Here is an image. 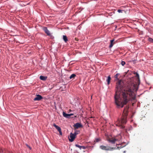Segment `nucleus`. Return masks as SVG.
Instances as JSON below:
<instances>
[{
    "label": "nucleus",
    "instance_id": "1",
    "mask_svg": "<svg viewBox=\"0 0 153 153\" xmlns=\"http://www.w3.org/2000/svg\"><path fill=\"white\" fill-rule=\"evenodd\" d=\"M138 85L134 83L128 85L125 89L123 87V83L119 80L117 83V90L114 96V101L117 108H123L130 100V97L133 100L135 99L134 91H136Z\"/></svg>",
    "mask_w": 153,
    "mask_h": 153
},
{
    "label": "nucleus",
    "instance_id": "2",
    "mask_svg": "<svg viewBox=\"0 0 153 153\" xmlns=\"http://www.w3.org/2000/svg\"><path fill=\"white\" fill-rule=\"evenodd\" d=\"M128 108V106H126L124 108L121 119L119 120L117 122L116 125L120 127L121 128H124L125 127L123 125L126 124L127 121Z\"/></svg>",
    "mask_w": 153,
    "mask_h": 153
},
{
    "label": "nucleus",
    "instance_id": "3",
    "mask_svg": "<svg viewBox=\"0 0 153 153\" xmlns=\"http://www.w3.org/2000/svg\"><path fill=\"white\" fill-rule=\"evenodd\" d=\"M116 146L112 147L110 146H105L103 145H102L100 146V148L102 150L105 151H112L116 149Z\"/></svg>",
    "mask_w": 153,
    "mask_h": 153
},
{
    "label": "nucleus",
    "instance_id": "4",
    "mask_svg": "<svg viewBox=\"0 0 153 153\" xmlns=\"http://www.w3.org/2000/svg\"><path fill=\"white\" fill-rule=\"evenodd\" d=\"M107 140L110 143L112 144H114L115 142L117 140V139L113 138H108L107 139Z\"/></svg>",
    "mask_w": 153,
    "mask_h": 153
},
{
    "label": "nucleus",
    "instance_id": "5",
    "mask_svg": "<svg viewBox=\"0 0 153 153\" xmlns=\"http://www.w3.org/2000/svg\"><path fill=\"white\" fill-rule=\"evenodd\" d=\"M43 99L42 97L39 94H36V97L33 99V100L35 101H39Z\"/></svg>",
    "mask_w": 153,
    "mask_h": 153
},
{
    "label": "nucleus",
    "instance_id": "6",
    "mask_svg": "<svg viewBox=\"0 0 153 153\" xmlns=\"http://www.w3.org/2000/svg\"><path fill=\"white\" fill-rule=\"evenodd\" d=\"M62 114L63 116L67 118H70V117L71 116L73 115L74 114H68L66 113L65 112H63L62 113Z\"/></svg>",
    "mask_w": 153,
    "mask_h": 153
},
{
    "label": "nucleus",
    "instance_id": "7",
    "mask_svg": "<svg viewBox=\"0 0 153 153\" xmlns=\"http://www.w3.org/2000/svg\"><path fill=\"white\" fill-rule=\"evenodd\" d=\"M53 126L57 129V130L59 132L60 134V135H62V133L61 131V128L58 126L56 125L55 123L53 124Z\"/></svg>",
    "mask_w": 153,
    "mask_h": 153
},
{
    "label": "nucleus",
    "instance_id": "8",
    "mask_svg": "<svg viewBox=\"0 0 153 153\" xmlns=\"http://www.w3.org/2000/svg\"><path fill=\"white\" fill-rule=\"evenodd\" d=\"M76 137V136L72 133H71L70 135V138H69V140L72 142L73 141Z\"/></svg>",
    "mask_w": 153,
    "mask_h": 153
},
{
    "label": "nucleus",
    "instance_id": "9",
    "mask_svg": "<svg viewBox=\"0 0 153 153\" xmlns=\"http://www.w3.org/2000/svg\"><path fill=\"white\" fill-rule=\"evenodd\" d=\"M74 126L75 128L78 129L79 128L82 127V126L81 123H77L75 124Z\"/></svg>",
    "mask_w": 153,
    "mask_h": 153
},
{
    "label": "nucleus",
    "instance_id": "10",
    "mask_svg": "<svg viewBox=\"0 0 153 153\" xmlns=\"http://www.w3.org/2000/svg\"><path fill=\"white\" fill-rule=\"evenodd\" d=\"M43 30L47 34L48 36H50L51 35V33L49 30L47 29L46 27H44L43 29Z\"/></svg>",
    "mask_w": 153,
    "mask_h": 153
},
{
    "label": "nucleus",
    "instance_id": "11",
    "mask_svg": "<svg viewBox=\"0 0 153 153\" xmlns=\"http://www.w3.org/2000/svg\"><path fill=\"white\" fill-rule=\"evenodd\" d=\"M75 146L76 147L79 148L80 149H86V147L85 146H80L78 144H76Z\"/></svg>",
    "mask_w": 153,
    "mask_h": 153
},
{
    "label": "nucleus",
    "instance_id": "12",
    "mask_svg": "<svg viewBox=\"0 0 153 153\" xmlns=\"http://www.w3.org/2000/svg\"><path fill=\"white\" fill-rule=\"evenodd\" d=\"M47 77L46 76H40V79L41 80H45L47 79Z\"/></svg>",
    "mask_w": 153,
    "mask_h": 153
},
{
    "label": "nucleus",
    "instance_id": "13",
    "mask_svg": "<svg viewBox=\"0 0 153 153\" xmlns=\"http://www.w3.org/2000/svg\"><path fill=\"white\" fill-rule=\"evenodd\" d=\"M114 41V39H113L112 40H111L110 41V45H109V47L110 48H111L113 46L114 43H113V42Z\"/></svg>",
    "mask_w": 153,
    "mask_h": 153
},
{
    "label": "nucleus",
    "instance_id": "14",
    "mask_svg": "<svg viewBox=\"0 0 153 153\" xmlns=\"http://www.w3.org/2000/svg\"><path fill=\"white\" fill-rule=\"evenodd\" d=\"M63 40H64L65 42L66 43L68 41V39L67 37L66 36L63 35Z\"/></svg>",
    "mask_w": 153,
    "mask_h": 153
},
{
    "label": "nucleus",
    "instance_id": "15",
    "mask_svg": "<svg viewBox=\"0 0 153 153\" xmlns=\"http://www.w3.org/2000/svg\"><path fill=\"white\" fill-rule=\"evenodd\" d=\"M111 80V78L110 76H108V78L106 80L108 85H109L110 84V82Z\"/></svg>",
    "mask_w": 153,
    "mask_h": 153
},
{
    "label": "nucleus",
    "instance_id": "16",
    "mask_svg": "<svg viewBox=\"0 0 153 153\" xmlns=\"http://www.w3.org/2000/svg\"><path fill=\"white\" fill-rule=\"evenodd\" d=\"M76 76V75L74 74H72L70 77V79H71L73 78H74Z\"/></svg>",
    "mask_w": 153,
    "mask_h": 153
},
{
    "label": "nucleus",
    "instance_id": "17",
    "mask_svg": "<svg viewBox=\"0 0 153 153\" xmlns=\"http://www.w3.org/2000/svg\"><path fill=\"white\" fill-rule=\"evenodd\" d=\"M134 74H136V76L137 77L138 80H139V76L138 73L137 72H135Z\"/></svg>",
    "mask_w": 153,
    "mask_h": 153
},
{
    "label": "nucleus",
    "instance_id": "18",
    "mask_svg": "<svg viewBox=\"0 0 153 153\" xmlns=\"http://www.w3.org/2000/svg\"><path fill=\"white\" fill-rule=\"evenodd\" d=\"M148 40L151 42L153 43V39L151 38H149L148 39Z\"/></svg>",
    "mask_w": 153,
    "mask_h": 153
},
{
    "label": "nucleus",
    "instance_id": "19",
    "mask_svg": "<svg viewBox=\"0 0 153 153\" xmlns=\"http://www.w3.org/2000/svg\"><path fill=\"white\" fill-rule=\"evenodd\" d=\"M117 145L120 146L117 147V149H121L123 147V146H121V145L120 144H117Z\"/></svg>",
    "mask_w": 153,
    "mask_h": 153
},
{
    "label": "nucleus",
    "instance_id": "20",
    "mask_svg": "<svg viewBox=\"0 0 153 153\" xmlns=\"http://www.w3.org/2000/svg\"><path fill=\"white\" fill-rule=\"evenodd\" d=\"M121 64L122 65L124 66L126 64V62L124 61H122Z\"/></svg>",
    "mask_w": 153,
    "mask_h": 153
},
{
    "label": "nucleus",
    "instance_id": "21",
    "mask_svg": "<svg viewBox=\"0 0 153 153\" xmlns=\"http://www.w3.org/2000/svg\"><path fill=\"white\" fill-rule=\"evenodd\" d=\"M117 11L120 13H122V11H123V10H117Z\"/></svg>",
    "mask_w": 153,
    "mask_h": 153
},
{
    "label": "nucleus",
    "instance_id": "22",
    "mask_svg": "<svg viewBox=\"0 0 153 153\" xmlns=\"http://www.w3.org/2000/svg\"><path fill=\"white\" fill-rule=\"evenodd\" d=\"M74 134V135L76 136V135L78 134V133H76V132H75L74 134Z\"/></svg>",
    "mask_w": 153,
    "mask_h": 153
},
{
    "label": "nucleus",
    "instance_id": "23",
    "mask_svg": "<svg viewBox=\"0 0 153 153\" xmlns=\"http://www.w3.org/2000/svg\"><path fill=\"white\" fill-rule=\"evenodd\" d=\"M96 140L97 142H98L100 141V139H99L97 138L96 139Z\"/></svg>",
    "mask_w": 153,
    "mask_h": 153
},
{
    "label": "nucleus",
    "instance_id": "24",
    "mask_svg": "<svg viewBox=\"0 0 153 153\" xmlns=\"http://www.w3.org/2000/svg\"><path fill=\"white\" fill-rule=\"evenodd\" d=\"M75 41H78V39L77 38H75Z\"/></svg>",
    "mask_w": 153,
    "mask_h": 153
},
{
    "label": "nucleus",
    "instance_id": "25",
    "mask_svg": "<svg viewBox=\"0 0 153 153\" xmlns=\"http://www.w3.org/2000/svg\"><path fill=\"white\" fill-rule=\"evenodd\" d=\"M118 74H117L115 76V77L116 78H117V76H118Z\"/></svg>",
    "mask_w": 153,
    "mask_h": 153
},
{
    "label": "nucleus",
    "instance_id": "26",
    "mask_svg": "<svg viewBox=\"0 0 153 153\" xmlns=\"http://www.w3.org/2000/svg\"><path fill=\"white\" fill-rule=\"evenodd\" d=\"M2 151V149H0V153H1V152Z\"/></svg>",
    "mask_w": 153,
    "mask_h": 153
},
{
    "label": "nucleus",
    "instance_id": "27",
    "mask_svg": "<svg viewBox=\"0 0 153 153\" xmlns=\"http://www.w3.org/2000/svg\"><path fill=\"white\" fill-rule=\"evenodd\" d=\"M29 148L30 149H31V148L30 146H29Z\"/></svg>",
    "mask_w": 153,
    "mask_h": 153
},
{
    "label": "nucleus",
    "instance_id": "28",
    "mask_svg": "<svg viewBox=\"0 0 153 153\" xmlns=\"http://www.w3.org/2000/svg\"><path fill=\"white\" fill-rule=\"evenodd\" d=\"M26 146H27V147H29V146L27 144Z\"/></svg>",
    "mask_w": 153,
    "mask_h": 153
},
{
    "label": "nucleus",
    "instance_id": "29",
    "mask_svg": "<svg viewBox=\"0 0 153 153\" xmlns=\"http://www.w3.org/2000/svg\"><path fill=\"white\" fill-rule=\"evenodd\" d=\"M69 111L70 112V111H71V109H70L69 110Z\"/></svg>",
    "mask_w": 153,
    "mask_h": 153
},
{
    "label": "nucleus",
    "instance_id": "30",
    "mask_svg": "<svg viewBox=\"0 0 153 153\" xmlns=\"http://www.w3.org/2000/svg\"><path fill=\"white\" fill-rule=\"evenodd\" d=\"M126 151H124L123 152V153H126Z\"/></svg>",
    "mask_w": 153,
    "mask_h": 153
},
{
    "label": "nucleus",
    "instance_id": "31",
    "mask_svg": "<svg viewBox=\"0 0 153 153\" xmlns=\"http://www.w3.org/2000/svg\"><path fill=\"white\" fill-rule=\"evenodd\" d=\"M76 117V116H75V117Z\"/></svg>",
    "mask_w": 153,
    "mask_h": 153
},
{
    "label": "nucleus",
    "instance_id": "32",
    "mask_svg": "<svg viewBox=\"0 0 153 153\" xmlns=\"http://www.w3.org/2000/svg\"><path fill=\"white\" fill-rule=\"evenodd\" d=\"M66 0H64V1H66Z\"/></svg>",
    "mask_w": 153,
    "mask_h": 153
}]
</instances>
